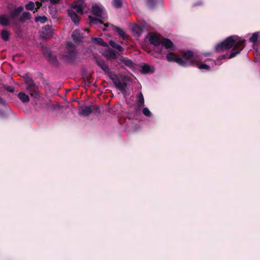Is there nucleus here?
Segmentation results:
<instances>
[{
  "label": "nucleus",
  "instance_id": "7ed1b4c3",
  "mask_svg": "<svg viewBox=\"0 0 260 260\" xmlns=\"http://www.w3.org/2000/svg\"><path fill=\"white\" fill-rule=\"evenodd\" d=\"M167 59L169 61L175 62L181 66H186V62L183 59L174 53H169L167 55Z\"/></svg>",
  "mask_w": 260,
  "mask_h": 260
},
{
  "label": "nucleus",
  "instance_id": "f257e3e1",
  "mask_svg": "<svg viewBox=\"0 0 260 260\" xmlns=\"http://www.w3.org/2000/svg\"><path fill=\"white\" fill-rule=\"evenodd\" d=\"M244 43V41L238 40L237 36L230 37L217 44L215 48L217 51H222L229 50L234 45V51L229 56V58H232L240 53L243 48Z\"/></svg>",
  "mask_w": 260,
  "mask_h": 260
},
{
  "label": "nucleus",
  "instance_id": "6ab92c4d",
  "mask_svg": "<svg viewBox=\"0 0 260 260\" xmlns=\"http://www.w3.org/2000/svg\"><path fill=\"white\" fill-rule=\"evenodd\" d=\"M114 29L122 38L125 37L124 32L122 29H121L120 28L115 27Z\"/></svg>",
  "mask_w": 260,
  "mask_h": 260
},
{
  "label": "nucleus",
  "instance_id": "2f4dec72",
  "mask_svg": "<svg viewBox=\"0 0 260 260\" xmlns=\"http://www.w3.org/2000/svg\"><path fill=\"white\" fill-rule=\"evenodd\" d=\"M36 4V5L37 6V10L38 9H39L41 7V4L40 3H39V2H37Z\"/></svg>",
  "mask_w": 260,
  "mask_h": 260
},
{
  "label": "nucleus",
  "instance_id": "ddd939ff",
  "mask_svg": "<svg viewBox=\"0 0 260 260\" xmlns=\"http://www.w3.org/2000/svg\"><path fill=\"white\" fill-rule=\"evenodd\" d=\"M10 35V32L7 30H4L1 32V37L5 41L9 40Z\"/></svg>",
  "mask_w": 260,
  "mask_h": 260
},
{
  "label": "nucleus",
  "instance_id": "e433bc0d",
  "mask_svg": "<svg viewBox=\"0 0 260 260\" xmlns=\"http://www.w3.org/2000/svg\"><path fill=\"white\" fill-rule=\"evenodd\" d=\"M0 103L2 104H5V101L0 97Z\"/></svg>",
  "mask_w": 260,
  "mask_h": 260
},
{
  "label": "nucleus",
  "instance_id": "2eb2a0df",
  "mask_svg": "<svg viewBox=\"0 0 260 260\" xmlns=\"http://www.w3.org/2000/svg\"><path fill=\"white\" fill-rule=\"evenodd\" d=\"M138 105L139 107H141L143 105L144 103V100L143 95L140 93L138 95Z\"/></svg>",
  "mask_w": 260,
  "mask_h": 260
},
{
  "label": "nucleus",
  "instance_id": "f704fd0d",
  "mask_svg": "<svg viewBox=\"0 0 260 260\" xmlns=\"http://www.w3.org/2000/svg\"><path fill=\"white\" fill-rule=\"evenodd\" d=\"M0 103L2 104H5V101L0 97Z\"/></svg>",
  "mask_w": 260,
  "mask_h": 260
},
{
  "label": "nucleus",
  "instance_id": "6e6552de",
  "mask_svg": "<svg viewBox=\"0 0 260 260\" xmlns=\"http://www.w3.org/2000/svg\"><path fill=\"white\" fill-rule=\"evenodd\" d=\"M72 37L74 41L76 42H79L81 40V36L78 30H75L73 31Z\"/></svg>",
  "mask_w": 260,
  "mask_h": 260
},
{
  "label": "nucleus",
  "instance_id": "473e14b6",
  "mask_svg": "<svg viewBox=\"0 0 260 260\" xmlns=\"http://www.w3.org/2000/svg\"><path fill=\"white\" fill-rule=\"evenodd\" d=\"M22 9L23 8L22 7H19L17 9V13H19L20 12H21L22 10Z\"/></svg>",
  "mask_w": 260,
  "mask_h": 260
},
{
  "label": "nucleus",
  "instance_id": "aec40b11",
  "mask_svg": "<svg viewBox=\"0 0 260 260\" xmlns=\"http://www.w3.org/2000/svg\"><path fill=\"white\" fill-rule=\"evenodd\" d=\"M123 62L124 63V64L129 67H133V62L128 59H123Z\"/></svg>",
  "mask_w": 260,
  "mask_h": 260
},
{
  "label": "nucleus",
  "instance_id": "a878e982",
  "mask_svg": "<svg viewBox=\"0 0 260 260\" xmlns=\"http://www.w3.org/2000/svg\"><path fill=\"white\" fill-rule=\"evenodd\" d=\"M89 19H90V23H95L102 24V21H100V20L94 19L92 18L91 17H89Z\"/></svg>",
  "mask_w": 260,
  "mask_h": 260
},
{
  "label": "nucleus",
  "instance_id": "58836bf2",
  "mask_svg": "<svg viewBox=\"0 0 260 260\" xmlns=\"http://www.w3.org/2000/svg\"><path fill=\"white\" fill-rule=\"evenodd\" d=\"M121 60L123 61V58H122V57H121Z\"/></svg>",
  "mask_w": 260,
  "mask_h": 260
},
{
  "label": "nucleus",
  "instance_id": "f03ea898",
  "mask_svg": "<svg viewBox=\"0 0 260 260\" xmlns=\"http://www.w3.org/2000/svg\"><path fill=\"white\" fill-rule=\"evenodd\" d=\"M85 7L86 5L84 3L81 4H74L72 5V9L69 11V16L76 24L78 23V19L76 13L82 14Z\"/></svg>",
  "mask_w": 260,
  "mask_h": 260
},
{
  "label": "nucleus",
  "instance_id": "c756f323",
  "mask_svg": "<svg viewBox=\"0 0 260 260\" xmlns=\"http://www.w3.org/2000/svg\"><path fill=\"white\" fill-rule=\"evenodd\" d=\"M110 78L113 81V82L117 85V80H116V77L115 75H111L110 76Z\"/></svg>",
  "mask_w": 260,
  "mask_h": 260
},
{
  "label": "nucleus",
  "instance_id": "20e7f679",
  "mask_svg": "<svg viewBox=\"0 0 260 260\" xmlns=\"http://www.w3.org/2000/svg\"><path fill=\"white\" fill-rule=\"evenodd\" d=\"M184 58L183 61L186 62V66L197 61V56L190 51H187L184 53Z\"/></svg>",
  "mask_w": 260,
  "mask_h": 260
},
{
  "label": "nucleus",
  "instance_id": "4be33fe9",
  "mask_svg": "<svg viewBox=\"0 0 260 260\" xmlns=\"http://www.w3.org/2000/svg\"><path fill=\"white\" fill-rule=\"evenodd\" d=\"M99 65L101 67V68L106 72H108L109 71V68L108 66L104 63H99Z\"/></svg>",
  "mask_w": 260,
  "mask_h": 260
},
{
  "label": "nucleus",
  "instance_id": "f3484780",
  "mask_svg": "<svg viewBox=\"0 0 260 260\" xmlns=\"http://www.w3.org/2000/svg\"><path fill=\"white\" fill-rule=\"evenodd\" d=\"M258 37V34L257 32L253 33L252 36L249 38V41L252 43H254L257 41Z\"/></svg>",
  "mask_w": 260,
  "mask_h": 260
},
{
  "label": "nucleus",
  "instance_id": "f8f14e48",
  "mask_svg": "<svg viewBox=\"0 0 260 260\" xmlns=\"http://www.w3.org/2000/svg\"><path fill=\"white\" fill-rule=\"evenodd\" d=\"M9 23V19L5 15L0 16V24L3 25H7Z\"/></svg>",
  "mask_w": 260,
  "mask_h": 260
},
{
  "label": "nucleus",
  "instance_id": "bb28decb",
  "mask_svg": "<svg viewBox=\"0 0 260 260\" xmlns=\"http://www.w3.org/2000/svg\"><path fill=\"white\" fill-rule=\"evenodd\" d=\"M46 18L45 17H38V18H36V21H40L42 23H44L46 21Z\"/></svg>",
  "mask_w": 260,
  "mask_h": 260
},
{
  "label": "nucleus",
  "instance_id": "dca6fc26",
  "mask_svg": "<svg viewBox=\"0 0 260 260\" xmlns=\"http://www.w3.org/2000/svg\"><path fill=\"white\" fill-rule=\"evenodd\" d=\"M110 45L113 48H115L118 50L119 51H121L122 50V48L119 46V45H117L115 43V42L113 41H110L109 42Z\"/></svg>",
  "mask_w": 260,
  "mask_h": 260
},
{
  "label": "nucleus",
  "instance_id": "393cba45",
  "mask_svg": "<svg viewBox=\"0 0 260 260\" xmlns=\"http://www.w3.org/2000/svg\"><path fill=\"white\" fill-rule=\"evenodd\" d=\"M143 113L147 116H150L151 115V112L149 111V110L147 108H145L143 110Z\"/></svg>",
  "mask_w": 260,
  "mask_h": 260
},
{
  "label": "nucleus",
  "instance_id": "5701e85b",
  "mask_svg": "<svg viewBox=\"0 0 260 260\" xmlns=\"http://www.w3.org/2000/svg\"><path fill=\"white\" fill-rule=\"evenodd\" d=\"M25 83L30 87L34 86L33 81L30 78H26L25 79Z\"/></svg>",
  "mask_w": 260,
  "mask_h": 260
},
{
  "label": "nucleus",
  "instance_id": "423d86ee",
  "mask_svg": "<svg viewBox=\"0 0 260 260\" xmlns=\"http://www.w3.org/2000/svg\"><path fill=\"white\" fill-rule=\"evenodd\" d=\"M149 40L151 43L155 46H157L160 44L159 38L156 35H150L149 36Z\"/></svg>",
  "mask_w": 260,
  "mask_h": 260
},
{
  "label": "nucleus",
  "instance_id": "7c9ffc66",
  "mask_svg": "<svg viewBox=\"0 0 260 260\" xmlns=\"http://www.w3.org/2000/svg\"><path fill=\"white\" fill-rule=\"evenodd\" d=\"M52 4H56L58 3L59 0H50Z\"/></svg>",
  "mask_w": 260,
  "mask_h": 260
},
{
  "label": "nucleus",
  "instance_id": "b1692460",
  "mask_svg": "<svg viewBox=\"0 0 260 260\" xmlns=\"http://www.w3.org/2000/svg\"><path fill=\"white\" fill-rule=\"evenodd\" d=\"M113 5L116 8H118L120 7L121 5V0H114L113 1Z\"/></svg>",
  "mask_w": 260,
  "mask_h": 260
},
{
  "label": "nucleus",
  "instance_id": "c85d7f7f",
  "mask_svg": "<svg viewBox=\"0 0 260 260\" xmlns=\"http://www.w3.org/2000/svg\"><path fill=\"white\" fill-rule=\"evenodd\" d=\"M95 40L97 41V42L98 43L101 44L103 46L106 45V43H104L103 40L99 38V39H95Z\"/></svg>",
  "mask_w": 260,
  "mask_h": 260
},
{
  "label": "nucleus",
  "instance_id": "39448f33",
  "mask_svg": "<svg viewBox=\"0 0 260 260\" xmlns=\"http://www.w3.org/2000/svg\"><path fill=\"white\" fill-rule=\"evenodd\" d=\"M92 12L93 14L98 17H104V11L102 7L94 5L92 6Z\"/></svg>",
  "mask_w": 260,
  "mask_h": 260
},
{
  "label": "nucleus",
  "instance_id": "1a4fd4ad",
  "mask_svg": "<svg viewBox=\"0 0 260 260\" xmlns=\"http://www.w3.org/2000/svg\"><path fill=\"white\" fill-rule=\"evenodd\" d=\"M160 43L166 48H171L173 47L172 42L170 40L167 39H163Z\"/></svg>",
  "mask_w": 260,
  "mask_h": 260
},
{
  "label": "nucleus",
  "instance_id": "4c0bfd02",
  "mask_svg": "<svg viewBox=\"0 0 260 260\" xmlns=\"http://www.w3.org/2000/svg\"><path fill=\"white\" fill-rule=\"evenodd\" d=\"M104 26H105V27L108 26V24H104Z\"/></svg>",
  "mask_w": 260,
  "mask_h": 260
},
{
  "label": "nucleus",
  "instance_id": "a211bd4d",
  "mask_svg": "<svg viewBox=\"0 0 260 260\" xmlns=\"http://www.w3.org/2000/svg\"><path fill=\"white\" fill-rule=\"evenodd\" d=\"M106 55L109 58H115L116 56V54L113 51L108 50L106 52Z\"/></svg>",
  "mask_w": 260,
  "mask_h": 260
},
{
  "label": "nucleus",
  "instance_id": "9b49d317",
  "mask_svg": "<svg viewBox=\"0 0 260 260\" xmlns=\"http://www.w3.org/2000/svg\"><path fill=\"white\" fill-rule=\"evenodd\" d=\"M132 31L136 34L140 35L142 32V28L137 24H135L132 27Z\"/></svg>",
  "mask_w": 260,
  "mask_h": 260
},
{
  "label": "nucleus",
  "instance_id": "72a5a7b5",
  "mask_svg": "<svg viewBox=\"0 0 260 260\" xmlns=\"http://www.w3.org/2000/svg\"><path fill=\"white\" fill-rule=\"evenodd\" d=\"M7 90H9L10 92H13L14 91V89L12 87H9V88L7 89Z\"/></svg>",
  "mask_w": 260,
  "mask_h": 260
},
{
  "label": "nucleus",
  "instance_id": "cd10ccee",
  "mask_svg": "<svg viewBox=\"0 0 260 260\" xmlns=\"http://www.w3.org/2000/svg\"><path fill=\"white\" fill-rule=\"evenodd\" d=\"M199 68L200 69H205V70H208L209 69V67L208 66L205 64H202L200 65L199 67Z\"/></svg>",
  "mask_w": 260,
  "mask_h": 260
},
{
  "label": "nucleus",
  "instance_id": "0eeeda50",
  "mask_svg": "<svg viewBox=\"0 0 260 260\" xmlns=\"http://www.w3.org/2000/svg\"><path fill=\"white\" fill-rule=\"evenodd\" d=\"M154 71V67L149 66L148 64H144L142 67V72L143 73H152Z\"/></svg>",
  "mask_w": 260,
  "mask_h": 260
},
{
  "label": "nucleus",
  "instance_id": "4468645a",
  "mask_svg": "<svg viewBox=\"0 0 260 260\" xmlns=\"http://www.w3.org/2000/svg\"><path fill=\"white\" fill-rule=\"evenodd\" d=\"M91 112V110L90 107H87L82 110H81L80 113L84 115H88Z\"/></svg>",
  "mask_w": 260,
  "mask_h": 260
},
{
  "label": "nucleus",
  "instance_id": "412c9836",
  "mask_svg": "<svg viewBox=\"0 0 260 260\" xmlns=\"http://www.w3.org/2000/svg\"><path fill=\"white\" fill-rule=\"evenodd\" d=\"M35 8V4L32 2H29L26 5V8L27 10H32Z\"/></svg>",
  "mask_w": 260,
  "mask_h": 260
},
{
  "label": "nucleus",
  "instance_id": "9d476101",
  "mask_svg": "<svg viewBox=\"0 0 260 260\" xmlns=\"http://www.w3.org/2000/svg\"><path fill=\"white\" fill-rule=\"evenodd\" d=\"M18 96L21 102L23 103L28 102L29 101L28 96L24 92H20L18 94Z\"/></svg>",
  "mask_w": 260,
  "mask_h": 260
},
{
  "label": "nucleus",
  "instance_id": "c9c22d12",
  "mask_svg": "<svg viewBox=\"0 0 260 260\" xmlns=\"http://www.w3.org/2000/svg\"><path fill=\"white\" fill-rule=\"evenodd\" d=\"M0 103L2 104H5V101L0 97Z\"/></svg>",
  "mask_w": 260,
  "mask_h": 260
}]
</instances>
